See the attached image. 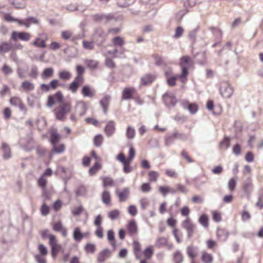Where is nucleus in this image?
Listing matches in <instances>:
<instances>
[{
	"instance_id": "nucleus-49",
	"label": "nucleus",
	"mask_w": 263,
	"mask_h": 263,
	"mask_svg": "<svg viewBox=\"0 0 263 263\" xmlns=\"http://www.w3.org/2000/svg\"><path fill=\"white\" fill-rule=\"evenodd\" d=\"M36 152L39 157H43L48 153V149L42 146H38L36 149Z\"/></svg>"
},
{
	"instance_id": "nucleus-41",
	"label": "nucleus",
	"mask_w": 263,
	"mask_h": 263,
	"mask_svg": "<svg viewBox=\"0 0 263 263\" xmlns=\"http://www.w3.org/2000/svg\"><path fill=\"white\" fill-rule=\"evenodd\" d=\"M183 258L182 254L179 250L176 251L174 254L173 258L175 263H181Z\"/></svg>"
},
{
	"instance_id": "nucleus-25",
	"label": "nucleus",
	"mask_w": 263,
	"mask_h": 263,
	"mask_svg": "<svg viewBox=\"0 0 263 263\" xmlns=\"http://www.w3.org/2000/svg\"><path fill=\"white\" fill-rule=\"evenodd\" d=\"M217 236L219 240L222 241H226L229 236L228 232L223 229H217Z\"/></svg>"
},
{
	"instance_id": "nucleus-39",
	"label": "nucleus",
	"mask_w": 263,
	"mask_h": 263,
	"mask_svg": "<svg viewBox=\"0 0 263 263\" xmlns=\"http://www.w3.org/2000/svg\"><path fill=\"white\" fill-rule=\"evenodd\" d=\"M153 253V247L152 246H149L148 247L146 248L143 251L144 256L146 259H150L152 257Z\"/></svg>"
},
{
	"instance_id": "nucleus-44",
	"label": "nucleus",
	"mask_w": 263,
	"mask_h": 263,
	"mask_svg": "<svg viewBox=\"0 0 263 263\" xmlns=\"http://www.w3.org/2000/svg\"><path fill=\"white\" fill-rule=\"evenodd\" d=\"M120 215V211L118 210H114L108 213V217L112 220L117 219Z\"/></svg>"
},
{
	"instance_id": "nucleus-20",
	"label": "nucleus",
	"mask_w": 263,
	"mask_h": 263,
	"mask_svg": "<svg viewBox=\"0 0 263 263\" xmlns=\"http://www.w3.org/2000/svg\"><path fill=\"white\" fill-rule=\"evenodd\" d=\"M126 228L128 233L130 236L137 235L138 227L135 220H130L127 225Z\"/></svg>"
},
{
	"instance_id": "nucleus-4",
	"label": "nucleus",
	"mask_w": 263,
	"mask_h": 263,
	"mask_svg": "<svg viewBox=\"0 0 263 263\" xmlns=\"http://www.w3.org/2000/svg\"><path fill=\"white\" fill-rule=\"evenodd\" d=\"M107 33L102 28H97L93 34L92 40L93 42L96 43L98 45L101 46L106 40Z\"/></svg>"
},
{
	"instance_id": "nucleus-3",
	"label": "nucleus",
	"mask_w": 263,
	"mask_h": 263,
	"mask_svg": "<svg viewBox=\"0 0 263 263\" xmlns=\"http://www.w3.org/2000/svg\"><path fill=\"white\" fill-rule=\"evenodd\" d=\"M71 109V105L69 103H64L59 106L55 109V116L57 119L64 121L66 119V115L69 112Z\"/></svg>"
},
{
	"instance_id": "nucleus-29",
	"label": "nucleus",
	"mask_w": 263,
	"mask_h": 263,
	"mask_svg": "<svg viewBox=\"0 0 263 263\" xmlns=\"http://www.w3.org/2000/svg\"><path fill=\"white\" fill-rule=\"evenodd\" d=\"M73 238L77 242H80L83 238L82 233L81 232V229L79 227H76L74 229L73 232Z\"/></svg>"
},
{
	"instance_id": "nucleus-28",
	"label": "nucleus",
	"mask_w": 263,
	"mask_h": 263,
	"mask_svg": "<svg viewBox=\"0 0 263 263\" xmlns=\"http://www.w3.org/2000/svg\"><path fill=\"white\" fill-rule=\"evenodd\" d=\"M133 249H134V253L135 255V257L136 259H139L140 258V252L141 250V247L140 243L134 240L133 241Z\"/></svg>"
},
{
	"instance_id": "nucleus-43",
	"label": "nucleus",
	"mask_w": 263,
	"mask_h": 263,
	"mask_svg": "<svg viewBox=\"0 0 263 263\" xmlns=\"http://www.w3.org/2000/svg\"><path fill=\"white\" fill-rule=\"evenodd\" d=\"M102 200L105 204H108L110 202V195L108 191H104L102 194Z\"/></svg>"
},
{
	"instance_id": "nucleus-58",
	"label": "nucleus",
	"mask_w": 263,
	"mask_h": 263,
	"mask_svg": "<svg viewBox=\"0 0 263 263\" xmlns=\"http://www.w3.org/2000/svg\"><path fill=\"white\" fill-rule=\"evenodd\" d=\"M26 20L27 22V28L29 27L32 24H37L39 23L38 20L35 17L32 16H29Z\"/></svg>"
},
{
	"instance_id": "nucleus-7",
	"label": "nucleus",
	"mask_w": 263,
	"mask_h": 263,
	"mask_svg": "<svg viewBox=\"0 0 263 263\" xmlns=\"http://www.w3.org/2000/svg\"><path fill=\"white\" fill-rule=\"evenodd\" d=\"M182 227L185 229L187 232V238L190 239L196 229V226L194 224L191 219L187 217L182 223Z\"/></svg>"
},
{
	"instance_id": "nucleus-35",
	"label": "nucleus",
	"mask_w": 263,
	"mask_h": 263,
	"mask_svg": "<svg viewBox=\"0 0 263 263\" xmlns=\"http://www.w3.org/2000/svg\"><path fill=\"white\" fill-rule=\"evenodd\" d=\"M201 260L203 263H212L213 257L211 254L205 252H202Z\"/></svg>"
},
{
	"instance_id": "nucleus-21",
	"label": "nucleus",
	"mask_w": 263,
	"mask_h": 263,
	"mask_svg": "<svg viewBox=\"0 0 263 263\" xmlns=\"http://www.w3.org/2000/svg\"><path fill=\"white\" fill-rule=\"evenodd\" d=\"M181 105L183 108L187 109L192 114H195L198 110V106L195 103H190L187 101H184L182 102Z\"/></svg>"
},
{
	"instance_id": "nucleus-40",
	"label": "nucleus",
	"mask_w": 263,
	"mask_h": 263,
	"mask_svg": "<svg viewBox=\"0 0 263 263\" xmlns=\"http://www.w3.org/2000/svg\"><path fill=\"white\" fill-rule=\"evenodd\" d=\"M139 203L142 210L144 211L149 205L150 201L147 198L144 197L140 200Z\"/></svg>"
},
{
	"instance_id": "nucleus-52",
	"label": "nucleus",
	"mask_w": 263,
	"mask_h": 263,
	"mask_svg": "<svg viewBox=\"0 0 263 263\" xmlns=\"http://www.w3.org/2000/svg\"><path fill=\"white\" fill-rule=\"evenodd\" d=\"M236 185V180L235 178L230 179L228 183V189L230 192H233Z\"/></svg>"
},
{
	"instance_id": "nucleus-12",
	"label": "nucleus",
	"mask_w": 263,
	"mask_h": 263,
	"mask_svg": "<svg viewBox=\"0 0 263 263\" xmlns=\"http://www.w3.org/2000/svg\"><path fill=\"white\" fill-rule=\"evenodd\" d=\"M162 98L164 103L167 106H175L177 103L176 98L172 93H165Z\"/></svg>"
},
{
	"instance_id": "nucleus-53",
	"label": "nucleus",
	"mask_w": 263,
	"mask_h": 263,
	"mask_svg": "<svg viewBox=\"0 0 263 263\" xmlns=\"http://www.w3.org/2000/svg\"><path fill=\"white\" fill-rule=\"evenodd\" d=\"M176 134H174V133L170 136H168L165 138V144L167 146H170L172 144L174 141L175 139H176Z\"/></svg>"
},
{
	"instance_id": "nucleus-42",
	"label": "nucleus",
	"mask_w": 263,
	"mask_h": 263,
	"mask_svg": "<svg viewBox=\"0 0 263 263\" xmlns=\"http://www.w3.org/2000/svg\"><path fill=\"white\" fill-rule=\"evenodd\" d=\"M84 250L87 253L93 254L96 250L95 245L91 243H87L84 246Z\"/></svg>"
},
{
	"instance_id": "nucleus-56",
	"label": "nucleus",
	"mask_w": 263,
	"mask_h": 263,
	"mask_svg": "<svg viewBox=\"0 0 263 263\" xmlns=\"http://www.w3.org/2000/svg\"><path fill=\"white\" fill-rule=\"evenodd\" d=\"M103 136L101 135H97L94 138V144L97 147L100 146L103 142Z\"/></svg>"
},
{
	"instance_id": "nucleus-24",
	"label": "nucleus",
	"mask_w": 263,
	"mask_h": 263,
	"mask_svg": "<svg viewBox=\"0 0 263 263\" xmlns=\"http://www.w3.org/2000/svg\"><path fill=\"white\" fill-rule=\"evenodd\" d=\"M2 148L3 151V158L5 160L10 159L12 156V154L11 149L9 145L6 143H3Z\"/></svg>"
},
{
	"instance_id": "nucleus-38",
	"label": "nucleus",
	"mask_w": 263,
	"mask_h": 263,
	"mask_svg": "<svg viewBox=\"0 0 263 263\" xmlns=\"http://www.w3.org/2000/svg\"><path fill=\"white\" fill-rule=\"evenodd\" d=\"M112 43L114 46L122 47L124 44L125 42L122 37L120 36H116L113 38Z\"/></svg>"
},
{
	"instance_id": "nucleus-61",
	"label": "nucleus",
	"mask_w": 263,
	"mask_h": 263,
	"mask_svg": "<svg viewBox=\"0 0 263 263\" xmlns=\"http://www.w3.org/2000/svg\"><path fill=\"white\" fill-rule=\"evenodd\" d=\"M83 47L88 50H92L94 48V46L92 42H88L85 40L83 41Z\"/></svg>"
},
{
	"instance_id": "nucleus-26",
	"label": "nucleus",
	"mask_w": 263,
	"mask_h": 263,
	"mask_svg": "<svg viewBox=\"0 0 263 263\" xmlns=\"http://www.w3.org/2000/svg\"><path fill=\"white\" fill-rule=\"evenodd\" d=\"M10 4L17 9L25 8L26 5L25 0H9Z\"/></svg>"
},
{
	"instance_id": "nucleus-11",
	"label": "nucleus",
	"mask_w": 263,
	"mask_h": 263,
	"mask_svg": "<svg viewBox=\"0 0 263 263\" xmlns=\"http://www.w3.org/2000/svg\"><path fill=\"white\" fill-rule=\"evenodd\" d=\"M116 131V123L113 120H110L107 122L104 127V132L106 135L110 137L112 136Z\"/></svg>"
},
{
	"instance_id": "nucleus-2",
	"label": "nucleus",
	"mask_w": 263,
	"mask_h": 263,
	"mask_svg": "<svg viewBox=\"0 0 263 263\" xmlns=\"http://www.w3.org/2000/svg\"><path fill=\"white\" fill-rule=\"evenodd\" d=\"M42 237L43 239L49 238V243L51 248V255L52 257H54L61 248V246L58 244L55 236L50 234L48 230H45L42 232Z\"/></svg>"
},
{
	"instance_id": "nucleus-30",
	"label": "nucleus",
	"mask_w": 263,
	"mask_h": 263,
	"mask_svg": "<svg viewBox=\"0 0 263 263\" xmlns=\"http://www.w3.org/2000/svg\"><path fill=\"white\" fill-rule=\"evenodd\" d=\"M71 76V72L65 70L60 71L58 73L59 79L64 81L69 80Z\"/></svg>"
},
{
	"instance_id": "nucleus-37",
	"label": "nucleus",
	"mask_w": 263,
	"mask_h": 263,
	"mask_svg": "<svg viewBox=\"0 0 263 263\" xmlns=\"http://www.w3.org/2000/svg\"><path fill=\"white\" fill-rule=\"evenodd\" d=\"M85 63L86 64L87 67L91 69H96L98 66V62L93 60H86Z\"/></svg>"
},
{
	"instance_id": "nucleus-33",
	"label": "nucleus",
	"mask_w": 263,
	"mask_h": 263,
	"mask_svg": "<svg viewBox=\"0 0 263 263\" xmlns=\"http://www.w3.org/2000/svg\"><path fill=\"white\" fill-rule=\"evenodd\" d=\"M133 90L129 88H125L123 89L122 92V100H129L132 98Z\"/></svg>"
},
{
	"instance_id": "nucleus-60",
	"label": "nucleus",
	"mask_w": 263,
	"mask_h": 263,
	"mask_svg": "<svg viewBox=\"0 0 263 263\" xmlns=\"http://www.w3.org/2000/svg\"><path fill=\"white\" fill-rule=\"evenodd\" d=\"M153 57L154 59L155 64L157 66H161L163 65V61L162 57L158 54H154Z\"/></svg>"
},
{
	"instance_id": "nucleus-54",
	"label": "nucleus",
	"mask_w": 263,
	"mask_h": 263,
	"mask_svg": "<svg viewBox=\"0 0 263 263\" xmlns=\"http://www.w3.org/2000/svg\"><path fill=\"white\" fill-rule=\"evenodd\" d=\"M84 68L81 65H77L76 67L77 76L76 77H79L82 80L84 81V78L82 74L84 72Z\"/></svg>"
},
{
	"instance_id": "nucleus-51",
	"label": "nucleus",
	"mask_w": 263,
	"mask_h": 263,
	"mask_svg": "<svg viewBox=\"0 0 263 263\" xmlns=\"http://www.w3.org/2000/svg\"><path fill=\"white\" fill-rule=\"evenodd\" d=\"M159 177L158 172L154 171H151L148 173L149 180L152 182H155L157 180Z\"/></svg>"
},
{
	"instance_id": "nucleus-50",
	"label": "nucleus",
	"mask_w": 263,
	"mask_h": 263,
	"mask_svg": "<svg viewBox=\"0 0 263 263\" xmlns=\"http://www.w3.org/2000/svg\"><path fill=\"white\" fill-rule=\"evenodd\" d=\"M47 183V180L44 177V175H42L37 181V184L39 186L41 187L42 189L46 188V185Z\"/></svg>"
},
{
	"instance_id": "nucleus-14",
	"label": "nucleus",
	"mask_w": 263,
	"mask_h": 263,
	"mask_svg": "<svg viewBox=\"0 0 263 263\" xmlns=\"http://www.w3.org/2000/svg\"><path fill=\"white\" fill-rule=\"evenodd\" d=\"M129 189L128 187L124 188L121 191L117 190L116 193L119 198L120 202L125 201L129 196Z\"/></svg>"
},
{
	"instance_id": "nucleus-64",
	"label": "nucleus",
	"mask_w": 263,
	"mask_h": 263,
	"mask_svg": "<svg viewBox=\"0 0 263 263\" xmlns=\"http://www.w3.org/2000/svg\"><path fill=\"white\" fill-rule=\"evenodd\" d=\"M45 255L36 254L34 256L37 263H47Z\"/></svg>"
},
{
	"instance_id": "nucleus-13",
	"label": "nucleus",
	"mask_w": 263,
	"mask_h": 263,
	"mask_svg": "<svg viewBox=\"0 0 263 263\" xmlns=\"http://www.w3.org/2000/svg\"><path fill=\"white\" fill-rule=\"evenodd\" d=\"M87 106L84 102H78L75 107V113L80 117L84 115L86 112Z\"/></svg>"
},
{
	"instance_id": "nucleus-31",
	"label": "nucleus",
	"mask_w": 263,
	"mask_h": 263,
	"mask_svg": "<svg viewBox=\"0 0 263 263\" xmlns=\"http://www.w3.org/2000/svg\"><path fill=\"white\" fill-rule=\"evenodd\" d=\"M179 1L182 4L183 7L185 8L184 10L180 11L178 13V15H180L181 17L189 11L187 8L189 7L192 6V5L190 3L189 0H179Z\"/></svg>"
},
{
	"instance_id": "nucleus-17",
	"label": "nucleus",
	"mask_w": 263,
	"mask_h": 263,
	"mask_svg": "<svg viewBox=\"0 0 263 263\" xmlns=\"http://www.w3.org/2000/svg\"><path fill=\"white\" fill-rule=\"evenodd\" d=\"M110 256V251L106 248L101 251L98 255L97 261L99 263L104 262Z\"/></svg>"
},
{
	"instance_id": "nucleus-10",
	"label": "nucleus",
	"mask_w": 263,
	"mask_h": 263,
	"mask_svg": "<svg viewBox=\"0 0 263 263\" xmlns=\"http://www.w3.org/2000/svg\"><path fill=\"white\" fill-rule=\"evenodd\" d=\"M61 37L65 40H75L80 39L82 37L81 34L74 35L70 30H65L61 32Z\"/></svg>"
},
{
	"instance_id": "nucleus-48",
	"label": "nucleus",
	"mask_w": 263,
	"mask_h": 263,
	"mask_svg": "<svg viewBox=\"0 0 263 263\" xmlns=\"http://www.w3.org/2000/svg\"><path fill=\"white\" fill-rule=\"evenodd\" d=\"M208 217L205 214L200 216L199 219V222L204 227L206 228L208 226Z\"/></svg>"
},
{
	"instance_id": "nucleus-9",
	"label": "nucleus",
	"mask_w": 263,
	"mask_h": 263,
	"mask_svg": "<svg viewBox=\"0 0 263 263\" xmlns=\"http://www.w3.org/2000/svg\"><path fill=\"white\" fill-rule=\"evenodd\" d=\"M253 184L252 179L250 178H248L243 182L242 191L248 197H250L252 192H253Z\"/></svg>"
},
{
	"instance_id": "nucleus-57",
	"label": "nucleus",
	"mask_w": 263,
	"mask_h": 263,
	"mask_svg": "<svg viewBox=\"0 0 263 263\" xmlns=\"http://www.w3.org/2000/svg\"><path fill=\"white\" fill-rule=\"evenodd\" d=\"M131 161L128 160L126 161L123 164V171L125 173H129L132 171V168L130 166Z\"/></svg>"
},
{
	"instance_id": "nucleus-18",
	"label": "nucleus",
	"mask_w": 263,
	"mask_h": 263,
	"mask_svg": "<svg viewBox=\"0 0 263 263\" xmlns=\"http://www.w3.org/2000/svg\"><path fill=\"white\" fill-rule=\"evenodd\" d=\"M96 93L95 89L88 85H85L82 87V94L84 97L92 98Z\"/></svg>"
},
{
	"instance_id": "nucleus-8",
	"label": "nucleus",
	"mask_w": 263,
	"mask_h": 263,
	"mask_svg": "<svg viewBox=\"0 0 263 263\" xmlns=\"http://www.w3.org/2000/svg\"><path fill=\"white\" fill-rule=\"evenodd\" d=\"M30 35L29 33L25 32H17L13 31L11 36V39L15 42H17L18 40L24 41H28L30 39Z\"/></svg>"
},
{
	"instance_id": "nucleus-22",
	"label": "nucleus",
	"mask_w": 263,
	"mask_h": 263,
	"mask_svg": "<svg viewBox=\"0 0 263 263\" xmlns=\"http://www.w3.org/2000/svg\"><path fill=\"white\" fill-rule=\"evenodd\" d=\"M155 78V76L153 74H145L141 78V84L144 86L151 84Z\"/></svg>"
},
{
	"instance_id": "nucleus-55",
	"label": "nucleus",
	"mask_w": 263,
	"mask_h": 263,
	"mask_svg": "<svg viewBox=\"0 0 263 263\" xmlns=\"http://www.w3.org/2000/svg\"><path fill=\"white\" fill-rule=\"evenodd\" d=\"M100 168V164L98 162H96L95 164L91 168H90L89 170V174L90 175L95 174Z\"/></svg>"
},
{
	"instance_id": "nucleus-19",
	"label": "nucleus",
	"mask_w": 263,
	"mask_h": 263,
	"mask_svg": "<svg viewBox=\"0 0 263 263\" xmlns=\"http://www.w3.org/2000/svg\"><path fill=\"white\" fill-rule=\"evenodd\" d=\"M61 139V136L58 133L57 129H53L50 132L49 141L52 146L57 144Z\"/></svg>"
},
{
	"instance_id": "nucleus-6",
	"label": "nucleus",
	"mask_w": 263,
	"mask_h": 263,
	"mask_svg": "<svg viewBox=\"0 0 263 263\" xmlns=\"http://www.w3.org/2000/svg\"><path fill=\"white\" fill-rule=\"evenodd\" d=\"M92 17L94 21L104 24H106L116 20L115 15L113 13L96 14L93 15Z\"/></svg>"
},
{
	"instance_id": "nucleus-59",
	"label": "nucleus",
	"mask_w": 263,
	"mask_h": 263,
	"mask_svg": "<svg viewBox=\"0 0 263 263\" xmlns=\"http://www.w3.org/2000/svg\"><path fill=\"white\" fill-rule=\"evenodd\" d=\"M10 103L13 106H17L21 102L22 100L18 97H13L10 99Z\"/></svg>"
},
{
	"instance_id": "nucleus-5",
	"label": "nucleus",
	"mask_w": 263,
	"mask_h": 263,
	"mask_svg": "<svg viewBox=\"0 0 263 263\" xmlns=\"http://www.w3.org/2000/svg\"><path fill=\"white\" fill-rule=\"evenodd\" d=\"M220 95L226 98H230L234 92L233 87L227 81H222L219 87Z\"/></svg>"
},
{
	"instance_id": "nucleus-36",
	"label": "nucleus",
	"mask_w": 263,
	"mask_h": 263,
	"mask_svg": "<svg viewBox=\"0 0 263 263\" xmlns=\"http://www.w3.org/2000/svg\"><path fill=\"white\" fill-rule=\"evenodd\" d=\"M65 146L63 144H60L58 145L57 144L52 146V152L56 154H61L65 151Z\"/></svg>"
},
{
	"instance_id": "nucleus-32",
	"label": "nucleus",
	"mask_w": 263,
	"mask_h": 263,
	"mask_svg": "<svg viewBox=\"0 0 263 263\" xmlns=\"http://www.w3.org/2000/svg\"><path fill=\"white\" fill-rule=\"evenodd\" d=\"M12 48V45L11 43L3 42L0 45V52H7L10 51Z\"/></svg>"
},
{
	"instance_id": "nucleus-16",
	"label": "nucleus",
	"mask_w": 263,
	"mask_h": 263,
	"mask_svg": "<svg viewBox=\"0 0 263 263\" xmlns=\"http://www.w3.org/2000/svg\"><path fill=\"white\" fill-rule=\"evenodd\" d=\"M199 248L197 246L190 245L186 248V253L191 260H195L198 255Z\"/></svg>"
},
{
	"instance_id": "nucleus-27",
	"label": "nucleus",
	"mask_w": 263,
	"mask_h": 263,
	"mask_svg": "<svg viewBox=\"0 0 263 263\" xmlns=\"http://www.w3.org/2000/svg\"><path fill=\"white\" fill-rule=\"evenodd\" d=\"M54 69L53 68L49 67L44 69L41 74V78L43 80H46L53 76Z\"/></svg>"
},
{
	"instance_id": "nucleus-1",
	"label": "nucleus",
	"mask_w": 263,
	"mask_h": 263,
	"mask_svg": "<svg viewBox=\"0 0 263 263\" xmlns=\"http://www.w3.org/2000/svg\"><path fill=\"white\" fill-rule=\"evenodd\" d=\"M193 65V61L190 57L184 55L182 57L179 61V66L181 68V74L178 76L181 82L185 83L187 80L186 77L189 74V69Z\"/></svg>"
},
{
	"instance_id": "nucleus-63",
	"label": "nucleus",
	"mask_w": 263,
	"mask_h": 263,
	"mask_svg": "<svg viewBox=\"0 0 263 263\" xmlns=\"http://www.w3.org/2000/svg\"><path fill=\"white\" fill-rule=\"evenodd\" d=\"M33 44L38 47H45L46 44L44 40H41L40 38H37L33 42Z\"/></svg>"
},
{
	"instance_id": "nucleus-62",
	"label": "nucleus",
	"mask_w": 263,
	"mask_h": 263,
	"mask_svg": "<svg viewBox=\"0 0 263 263\" xmlns=\"http://www.w3.org/2000/svg\"><path fill=\"white\" fill-rule=\"evenodd\" d=\"M183 31H184V30L182 27H181L180 26L177 27L176 28L174 37L175 39H178V38L180 37L183 33Z\"/></svg>"
},
{
	"instance_id": "nucleus-47",
	"label": "nucleus",
	"mask_w": 263,
	"mask_h": 263,
	"mask_svg": "<svg viewBox=\"0 0 263 263\" xmlns=\"http://www.w3.org/2000/svg\"><path fill=\"white\" fill-rule=\"evenodd\" d=\"M135 130L131 126H128L126 132V136L128 139H133L135 136Z\"/></svg>"
},
{
	"instance_id": "nucleus-15",
	"label": "nucleus",
	"mask_w": 263,
	"mask_h": 263,
	"mask_svg": "<svg viewBox=\"0 0 263 263\" xmlns=\"http://www.w3.org/2000/svg\"><path fill=\"white\" fill-rule=\"evenodd\" d=\"M83 80H82L79 77H75L73 81L70 83L68 90H70L72 93H76L79 88L80 85L83 84Z\"/></svg>"
},
{
	"instance_id": "nucleus-23",
	"label": "nucleus",
	"mask_w": 263,
	"mask_h": 263,
	"mask_svg": "<svg viewBox=\"0 0 263 263\" xmlns=\"http://www.w3.org/2000/svg\"><path fill=\"white\" fill-rule=\"evenodd\" d=\"M110 99H111V98H110V96L105 95L100 101V104L101 106H102L103 110V112L105 114H107L108 106L109 104Z\"/></svg>"
},
{
	"instance_id": "nucleus-45",
	"label": "nucleus",
	"mask_w": 263,
	"mask_h": 263,
	"mask_svg": "<svg viewBox=\"0 0 263 263\" xmlns=\"http://www.w3.org/2000/svg\"><path fill=\"white\" fill-rule=\"evenodd\" d=\"M77 196H83L87 193L86 187L84 185H80L78 187L76 192Z\"/></svg>"
},
{
	"instance_id": "nucleus-46",
	"label": "nucleus",
	"mask_w": 263,
	"mask_h": 263,
	"mask_svg": "<svg viewBox=\"0 0 263 263\" xmlns=\"http://www.w3.org/2000/svg\"><path fill=\"white\" fill-rule=\"evenodd\" d=\"M166 245H167V239L163 237L158 238L156 241V246L158 248H161Z\"/></svg>"
},
{
	"instance_id": "nucleus-34",
	"label": "nucleus",
	"mask_w": 263,
	"mask_h": 263,
	"mask_svg": "<svg viewBox=\"0 0 263 263\" xmlns=\"http://www.w3.org/2000/svg\"><path fill=\"white\" fill-rule=\"evenodd\" d=\"M21 87L25 91H32L34 89V85L28 81L22 82Z\"/></svg>"
}]
</instances>
